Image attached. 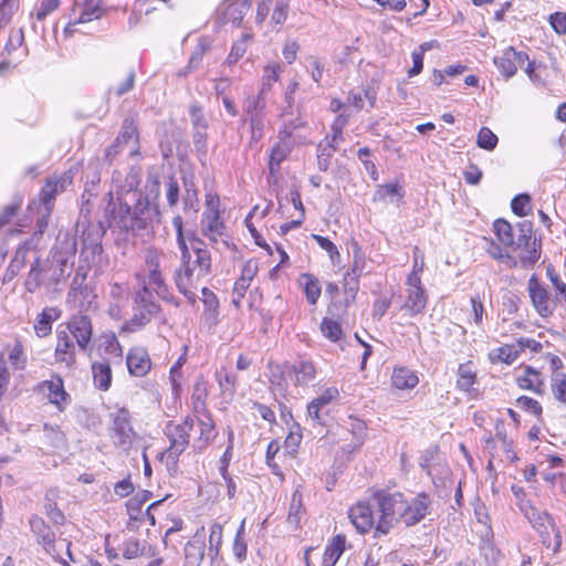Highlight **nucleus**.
Listing matches in <instances>:
<instances>
[{"label":"nucleus","instance_id":"20e7f679","mask_svg":"<svg viewBox=\"0 0 566 566\" xmlns=\"http://www.w3.org/2000/svg\"><path fill=\"white\" fill-rule=\"evenodd\" d=\"M403 494L401 492H387L379 490L371 496V502L376 509L378 521L376 533L386 535L394 527L396 522L400 521Z\"/></svg>","mask_w":566,"mask_h":566},{"label":"nucleus","instance_id":"e433bc0d","mask_svg":"<svg viewBox=\"0 0 566 566\" xmlns=\"http://www.w3.org/2000/svg\"><path fill=\"white\" fill-rule=\"evenodd\" d=\"M94 385L99 390H107L112 385V369L107 361H96L92 365Z\"/></svg>","mask_w":566,"mask_h":566},{"label":"nucleus","instance_id":"1a4fd4ad","mask_svg":"<svg viewBox=\"0 0 566 566\" xmlns=\"http://www.w3.org/2000/svg\"><path fill=\"white\" fill-rule=\"evenodd\" d=\"M527 292L536 313L543 318L551 317L556 304L554 300L551 298V293L547 287L539 282L536 275L530 277Z\"/></svg>","mask_w":566,"mask_h":566},{"label":"nucleus","instance_id":"393cba45","mask_svg":"<svg viewBox=\"0 0 566 566\" xmlns=\"http://www.w3.org/2000/svg\"><path fill=\"white\" fill-rule=\"evenodd\" d=\"M30 527L33 534L36 535L38 543L43 546L46 553L52 554L55 546V535L50 526L45 524L43 518L39 516H32L30 518Z\"/></svg>","mask_w":566,"mask_h":566},{"label":"nucleus","instance_id":"680f3d73","mask_svg":"<svg viewBox=\"0 0 566 566\" xmlns=\"http://www.w3.org/2000/svg\"><path fill=\"white\" fill-rule=\"evenodd\" d=\"M18 10V1L2 0L0 3V29L4 28Z\"/></svg>","mask_w":566,"mask_h":566},{"label":"nucleus","instance_id":"4c0bfd02","mask_svg":"<svg viewBox=\"0 0 566 566\" xmlns=\"http://www.w3.org/2000/svg\"><path fill=\"white\" fill-rule=\"evenodd\" d=\"M298 283L303 287L307 302L315 305L322 292L318 280L313 274L303 273L300 275Z\"/></svg>","mask_w":566,"mask_h":566},{"label":"nucleus","instance_id":"a18cd8bd","mask_svg":"<svg viewBox=\"0 0 566 566\" xmlns=\"http://www.w3.org/2000/svg\"><path fill=\"white\" fill-rule=\"evenodd\" d=\"M251 41L252 35L243 33L241 38L232 44L231 51L226 60V64L229 66L234 65L241 57H243Z\"/></svg>","mask_w":566,"mask_h":566},{"label":"nucleus","instance_id":"13d9d810","mask_svg":"<svg viewBox=\"0 0 566 566\" xmlns=\"http://www.w3.org/2000/svg\"><path fill=\"white\" fill-rule=\"evenodd\" d=\"M516 406L524 410L525 412H528L538 419L542 417L543 408L541 403L527 396H521L516 399Z\"/></svg>","mask_w":566,"mask_h":566},{"label":"nucleus","instance_id":"473e14b6","mask_svg":"<svg viewBox=\"0 0 566 566\" xmlns=\"http://www.w3.org/2000/svg\"><path fill=\"white\" fill-rule=\"evenodd\" d=\"M172 226H174V228L176 230V234H177V245H178V249L180 250V254H181L180 255L181 264L191 263V252L187 245V240H189L190 233L192 231L188 232L187 234L184 232V221L180 216L174 217Z\"/></svg>","mask_w":566,"mask_h":566},{"label":"nucleus","instance_id":"4be33fe9","mask_svg":"<svg viewBox=\"0 0 566 566\" xmlns=\"http://www.w3.org/2000/svg\"><path fill=\"white\" fill-rule=\"evenodd\" d=\"M249 3L241 0H224L218 8L224 23L239 25L249 9Z\"/></svg>","mask_w":566,"mask_h":566},{"label":"nucleus","instance_id":"052dcab7","mask_svg":"<svg viewBox=\"0 0 566 566\" xmlns=\"http://www.w3.org/2000/svg\"><path fill=\"white\" fill-rule=\"evenodd\" d=\"M153 290L139 285V289L134 294V306L137 308L148 310V305H158L153 300Z\"/></svg>","mask_w":566,"mask_h":566},{"label":"nucleus","instance_id":"a19ab883","mask_svg":"<svg viewBox=\"0 0 566 566\" xmlns=\"http://www.w3.org/2000/svg\"><path fill=\"white\" fill-rule=\"evenodd\" d=\"M405 196L403 187L397 182H389L379 185L374 195V201L386 202L387 200L394 201L395 198L400 200Z\"/></svg>","mask_w":566,"mask_h":566},{"label":"nucleus","instance_id":"58836bf2","mask_svg":"<svg viewBox=\"0 0 566 566\" xmlns=\"http://www.w3.org/2000/svg\"><path fill=\"white\" fill-rule=\"evenodd\" d=\"M290 151L291 147L285 143V139H280L273 146L269 159L270 176H275L279 172L281 163L289 156Z\"/></svg>","mask_w":566,"mask_h":566},{"label":"nucleus","instance_id":"603ef678","mask_svg":"<svg viewBox=\"0 0 566 566\" xmlns=\"http://www.w3.org/2000/svg\"><path fill=\"white\" fill-rule=\"evenodd\" d=\"M101 347L108 355L120 358L123 355L119 342L114 333H104L101 336Z\"/></svg>","mask_w":566,"mask_h":566},{"label":"nucleus","instance_id":"8fccbe9b","mask_svg":"<svg viewBox=\"0 0 566 566\" xmlns=\"http://www.w3.org/2000/svg\"><path fill=\"white\" fill-rule=\"evenodd\" d=\"M475 382V373L471 364H461L458 369L457 387L463 391H470Z\"/></svg>","mask_w":566,"mask_h":566},{"label":"nucleus","instance_id":"f03ea898","mask_svg":"<svg viewBox=\"0 0 566 566\" xmlns=\"http://www.w3.org/2000/svg\"><path fill=\"white\" fill-rule=\"evenodd\" d=\"M72 265L67 254L59 250H52L45 260L34 258L24 279L25 291L33 294L41 287L55 290L70 275Z\"/></svg>","mask_w":566,"mask_h":566},{"label":"nucleus","instance_id":"7c9ffc66","mask_svg":"<svg viewBox=\"0 0 566 566\" xmlns=\"http://www.w3.org/2000/svg\"><path fill=\"white\" fill-rule=\"evenodd\" d=\"M151 496V492L143 491L142 493L136 494L127 502V513L129 516V522L127 524L128 528H135L137 525L134 523L142 522L144 520L143 505L146 501H148Z\"/></svg>","mask_w":566,"mask_h":566},{"label":"nucleus","instance_id":"cd10ccee","mask_svg":"<svg viewBox=\"0 0 566 566\" xmlns=\"http://www.w3.org/2000/svg\"><path fill=\"white\" fill-rule=\"evenodd\" d=\"M428 303V296L424 289H407V297L402 306L409 314L415 317L422 314Z\"/></svg>","mask_w":566,"mask_h":566},{"label":"nucleus","instance_id":"69168bd1","mask_svg":"<svg viewBox=\"0 0 566 566\" xmlns=\"http://www.w3.org/2000/svg\"><path fill=\"white\" fill-rule=\"evenodd\" d=\"M60 6V0H41L40 4L34 8L31 15H35L38 20H44L50 13L55 11Z\"/></svg>","mask_w":566,"mask_h":566},{"label":"nucleus","instance_id":"9d476101","mask_svg":"<svg viewBox=\"0 0 566 566\" xmlns=\"http://www.w3.org/2000/svg\"><path fill=\"white\" fill-rule=\"evenodd\" d=\"M528 61L527 53L516 51L513 46L506 48L500 55L493 59L499 72L507 80L514 76L520 66Z\"/></svg>","mask_w":566,"mask_h":566},{"label":"nucleus","instance_id":"49530a36","mask_svg":"<svg viewBox=\"0 0 566 566\" xmlns=\"http://www.w3.org/2000/svg\"><path fill=\"white\" fill-rule=\"evenodd\" d=\"M104 13V9L98 3H84L81 8V13L77 19L74 20L73 24H69L65 31H70L71 25H75L78 23H87L93 20L102 18Z\"/></svg>","mask_w":566,"mask_h":566},{"label":"nucleus","instance_id":"7ed1b4c3","mask_svg":"<svg viewBox=\"0 0 566 566\" xmlns=\"http://www.w3.org/2000/svg\"><path fill=\"white\" fill-rule=\"evenodd\" d=\"M195 429V418L186 416L180 422L168 421L164 428V434L169 446L158 459L165 464L170 475L178 472L179 457L190 446L191 431Z\"/></svg>","mask_w":566,"mask_h":566},{"label":"nucleus","instance_id":"0e129e2a","mask_svg":"<svg viewBox=\"0 0 566 566\" xmlns=\"http://www.w3.org/2000/svg\"><path fill=\"white\" fill-rule=\"evenodd\" d=\"M222 545V526L216 522L210 526L208 553H220Z\"/></svg>","mask_w":566,"mask_h":566},{"label":"nucleus","instance_id":"bb28decb","mask_svg":"<svg viewBox=\"0 0 566 566\" xmlns=\"http://www.w3.org/2000/svg\"><path fill=\"white\" fill-rule=\"evenodd\" d=\"M516 384L524 390H531L538 395L544 392V378L541 371L531 366L524 367V374L516 378Z\"/></svg>","mask_w":566,"mask_h":566},{"label":"nucleus","instance_id":"338daca9","mask_svg":"<svg viewBox=\"0 0 566 566\" xmlns=\"http://www.w3.org/2000/svg\"><path fill=\"white\" fill-rule=\"evenodd\" d=\"M136 73L134 70H129L126 75V78L116 85L115 87L109 88L108 93H114L117 97H120L134 88L135 85Z\"/></svg>","mask_w":566,"mask_h":566},{"label":"nucleus","instance_id":"c756f323","mask_svg":"<svg viewBox=\"0 0 566 566\" xmlns=\"http://www.w3.org/2000/svg\"><path fill=\"white\" fill-rule=\"evenodd\" d=\"M138 129H137V120L133 116H127L124 118L122 124V130L119 135L116 137V140L122 145L128 144L130 140H134V148L130 150V156L138 154Z\"/></svg>","mask_w":566,"mask_h":566},{"label":"nucleus","instance_id":"72a5a7b5","mask_svg":"<svg viewBox=\"0 0 566 566\" xmlns=\"http://www.w3.org/2000/svg\"><path fill=\"white\" fill-rule=\"evenodd\" d=\"M392 386L397 389H412L418 382L419 378L415 371L407 367H397L392 371L391 376Z\"/></svg>","mask_w":566,"mask_h":566},{"label":"nucleus","instance_id":"c9c22d12","mask_svg":"<svg viewBox=\"0 0 566 566\" xmlns=\"http://www.w3.org/2000/svg\"><path fill=\"white\" fill-rule=\"evenodd\" d=\"M264 88L256 95H249L244 98L242 109L247 118L254 116H265V97L263 96Z\"/></svg>","mask_w":566,"mask_h":566},{"label":"nucleus","instance_id":"5fc2aeb1","mask_svg":"<svg viewBox=\"0 0 566 566\" xmlns=\"http://www.w3.org/2000/svg\"><path fill=\"white\" fill-rule=\"evenodd\" d=\"M232 551L239 562H242L247 557L248 545L244 541V521H242L240 527L237 531Z\"/></svg>","mask_w":566,"mask_h":566},{"label":"nucleus","instance_id":"6e6d98bb","mask_svg":"<svg viewBox=\"0 0 566 566\" xmlns=\"http://www.w3.org/2000/svg\"><path fill=\"white\" fill-rule=\"evenodd\" d=\"M497 142V136L489 127H482L479 130L476 144L480 148L493 150L496 147Z\"/></svg>","mask_w":566,"mask_h":566},{"label":"nucleus","instance_id":"4468645a","mask_svg":"<svg viewBox=\"0 0 566 566\" xmlns=\"http://www.w3.org/2000/svg\"><path fill=\"white\" fill-rule=\"evenodd\" d=\"M67 333L76 339L78 348L83 352L87 350L88 344L93 335L91 318L86 315H74L67 323Z\"/></svg>","mask_w":566,"mask_h":566},{"label":"nucleus","instance_id":"79ce46f5","mask_svg":"<svg viewBox=\"0 0 566 566\" xmlns=\"http://www.w3.org/2000/svg\"><path fill=\"white\" fill-rule=\"evenodd\" d=\"M44 443L54 449H64L66 447V437L59 426L45 423L43 426Z\"/></svg>","mask_w":566,"mask_h":566},{"label":"nucleus","instance_id":"2eb2a0df","mask_svg":"<svg viewBox=\"0 0 566 566\" xmlns=\"http://www.w3.org/2000/svg\"><path fill=\"white\" fill-rule=\"evenodd\" d=\"M374 510L376 509L371 501L368 503H357L350 507L349 518L359 533H367L377 524Z\"/></svg>","mask_w":566,"mask_h":566},{"label":"nucleus","instance_id":"5701e85b","mask_svg":"<svg viewBox=\"0 0 566 566\" xmlns=\"http://www.w3.org/2000/svg\"><path fill=\"white\" fill-rule=\"evenodd\" d=\"M291 373L295 386L306 387L316 379L317 368L313 360L302 359L292 365Z\"/></svg>","mask_w":566,"mask_h":566},{"label":"nucleus","instance_id":"2f4dec72","mask_svg":"<svg viewBox=\"0 0 566 566\" xmlns=\"http://www.w3.org/2000/svg\"><path fill=\"white\" fill-rule=\"evenodd\" d=\"M66 181V178L49 179L45 186L42 188L40 197L48 213L52 212L55 197L59 192L64 190V185Z\"/></svg>","mask_w":566,"mask_h":566},{"label":"nucleus","instance_id":"e2e57ef3","mask_svg":"<svg viewBox=\"0 0 566 566\" xmlns=\"http://www.w3.org/2000/svg\"><path fill=\"white\" fill-rule=\"evenodd\" d=\"M552 390L554 397L564 403H566V375L557 373L552 379Z\"/></svg>","mask_w":566,"mask_h":566},{"label":"nucleus","instance_id":"864d4df0","mask_svg":"<svg viewBox=\"0 0 566 566\" xmlns=\"http://www.w3.org/2000/svg\"><path fill=\"white\" fill-rule=\"evenodd\" d=\"M323 335L332 342H338L342 338L343 329L338 322L332 318H323L321 323Z\"/></svg>","mask_w":566,"mask_h":566},{"label":"nucleus","instance_id":"ea45409f","mask_svg":"<svg viewBox=\"0 0 566 566\" xmlns=\"http://www.w3.org/2000/svg\"><path fill=\"white\" fill-rule=\"evenodd\" d=\"M521 512L523 515L528 520V522L532 524L533 528H536L538 524H543L544 522H547V520L552 518V516L545 512L537 510L530 500H521L520 503H517Z\"/></svg>","mask_w":566,"mask_h":566},{"label":"nucleus","instance_id":"a878e982","mask_svg":"<svg viewBox=\"0 0 566 566\" xmlns=\"http://www.w3.org/2000/svg\"><path fill=\"white\" fill-rule=\"evenodd\" d=\"M159 310V305H148V310L137 308L134 306V315L123 324V331L134 333L142 329L156 314H158Z\"/></svg>","mask_w":566,"mask_h":566},{"label":"nucleus","instance_id":"f3484780","mask_svg":"<svg viewBox=\"0 0 566 566\" xmlns=\"http://www.w3.org/2000/svg\"><path fill=\"white\" fill-rule=\"evenodd\" d=\"M201 234L212 244H217L226 232V226L220 219V213H202L200 219Z\"/></svg>","mask_w":566,"mask_h":566},{"label":"nucleus","instance_id":"0eeeda50","mask_svg":"<svg viewBox=\"0 0 566 566\" xmlns=\"http://www.w3.org/2000/svg\"><path fill=\"white\" fill-rule=\"evenodd\" d=\"M430 505L431 501L426 493H420L410 500L403 496L399 522L408 527L417 525L429 514Z\"/></svg>","mask_w":566,"mask_h":566},{"label":"nucleus","instance_id":"4d7b16f0","mask_svg":"<svg viewBox=\"0 0 566 566\" xmlns=\"http://www.w3.org/2000/svg\"><path fill=\"white\" fill-rule=\"evenodd\" d=\"M163 253L156 249H148L145 254V265L139 273L159 272Z\"/></svg>","mask_w":566,"mask_h":566},{"label":"nucleus","instance_id":"bf43d9fd","mask_svg":"<svg viewBox=\"0 0 566 566\" xmlns=\"http://www.w3.org/2000/svg\"><path fill=\"white\" fill-rule=\"evenodd\" d=\"M512 211L518 217L527 216L531 210V197L527 193H520L512 199Z\"/></svg>","mask_w":566,"mask_h":566},{"label":"nucleus","instance_id":"774afa93","mask_svg":"<svg viewBox=\"0 0 566 566\" xmlns=\"http://www.w3.org/2000/svg\"><path fill=\"white\" fill-rule=\"evenodd\" d=\"M9 360L18 370H23L25 368L27 357L21 343H17V345L11 349Z\"/></svg>","mask_w":566,"mask_h":566},{"label":"nucleus","instance_id":"a211bd4d","mask_svg":"<svg viewBox=\"0 0 566 566\" xmlns=\"http://www.w3.org/2000/svg\"><path fill=\"white\" fill-rule=\"evenodd\" d=\"M40 390L48 392L50 402L55 405L61 411L64 410L70 402V395L65 391L61 377L42 381L40 384Z\"/></svg>","mask_w":566,"mask_h":566},{"label":"nucleus","instance_id":"3c124183","mask_svg":"<svg viewBox=\"0 0 566 566\" xmlns=\"http://www.w3.org/2000/svg\"><path fill=\"white\" fill-rule=\"evenodd\" d=\"M518 354H520V352L515 348V346L504 345V346L496 348L491 354V359L493 361H502L507 365H511L517 359Z\"/></svg>","mask_w":566,"mask_h":566},{"label":"nucleus","instance_id":"c85d7f7f","mask_svg":"<svg viewBox=\"0 0 566 566\" xmlns=\"http://www.w3.org/2000/svg\"><path fill=\"white\" fill-rule=\"evenodd\" d=\"M205 542L198 533L185 545L184 566H200L205 556Z\"/></svg>","mask_w":566,"mask_h":566},{"label":"nucleus","instance_id":"9b49d317","mask_svg":"<svg viewBox=\"0 0 566 566\" xmlns=\"http://www.w3.org/2000/svg\"><path fill=\"white\" fill-rule=\"evenodd\" d=\"M85 280L86 273L82 271V268H78L66 297V303L74 310L82 311L91 304V290L84 284Z\"/></svg>","mask_w":566,"mask_h":566},{"label":"nucleus","instance_id":"39448f33","mask_svg":"<svg viewBox=\"0 0 566 566\" xmlns=\"http://www.w3.org/2000/svg\"><path fill=\"white\" fill-rule=\"evenodd\" d=\"M510 247L522 251L517 258L520 268L530 269L535 265L541 258V241L534 237L531 221L525 220L516 224L514 243Z\"/></svg>","mask_w":566,"mask_h":566},{"label":"nucleus","instance_id":"ddd939ff","mask_svg":"<svg viewBox=\"0 0 566 566\" xmlns=\"http://www.w3.org/2000/svg\"><path fill=\"white\" fill-rule=\"evenodd\" d=\"M35 247L36 243L33 242V239L24 240L17 247L11 261L3 273L2 284L10 283L20 274L25 266L28 253L31 250H34Z\"/></svg>","mask_w":566,"mask_h":566},{"label":"nucleus","instance_id":"dca6fc26","mask_svg":"<svg viewBox=\"0 0 566 566\" xmlns=\"http://www.w3.org/2000/svg\"><path fill=\"white\" fill-rule=\"evenodd\" d=\"M54 358L56 363L71 368L75 365V345L66 331H57Z\"/></svg>","mask_w":566,"mask_h":566},{"label":"nucleus","instance_id":"b1692460","mask_svg":"<svg viewBox=\"0 0 566 566\" xmlns=\"http://www.w3.org/2000/svg\"><path fill=\"white\" fill-rule=\"evenodd\" d=\"M534 530L537 532L542 544L546 548H552L553 553H557L560 549L562 536L553 517L543 524H538Z\"/></svg>","mask_w":566,"mask_h":566},{"label":"nucleus","instance_id":"de8ad7c7","mask_svg":"<svg viewBox=\"0 0 566 566\" xmlns=\"http://www.w3.org/2000/svg\"><path fill=\"white\" fill-rule=\"evenodd\" d=\"M216 378L223 397L232 398L237 391L238 377L233 373L217 371Z\"/></svg>","mask_w":566,"mask_h":566},{"label":"nucleus","instance_id":"f704fd0d","mask_svg":"<svg viewBox=\"0 0 566 566\" xmlns=\"http://www.w3.org/2000/svg\"><path fill=\"white\" fill-rule=\"evenodd\" d=\"M59 311L54 307H45L36 317L34 331L39 337H45L52 332V323L59 318Z\"/></svg>","mask_w":566,"mask_h":566},{"label":"nucleus","instance_id":"37998d69","mask_svg":"<svg viewBox=\"0 0 566 566\" xmlns=\"http://www.w3.org/2000/svg\"><path fill=\"white\" fill-rule=\"evenodd\" d=\"M546 275L549 279L555 292V304L566 306V282L562 280V277L556 273L554 266L551 264L546 268Z\"/></svg>","mask_w":566,"mask_h":566},{"label":"nucleus","instance_id":"f257e3e1","mask_svg":"<svg viewBox=\"0 0 566 566\" xmlns=\"http://www.w3.org/2000/svg\"><path fill=\"white\" fill-rule=\"evenodd\" d=\"M109 202L106 212L109 214V226L134 235H149L153 232V223L159 212L147 197L129 184L127 189L116 192V198L109 192Z\"/></svg>","mask_w":566,"mask_h":566},{"label":"nucleus","instance_id":"aec40b11","mask_svg":"<svg viewBox=\"0 0 566 566\" xmlns=\"http://www.w3.org/2000/svg\"><path fill=\"white\" fill-rule=\"evenodd\" d=\"M189 241L196 255L195 264L198 266V276L209 275L211 273L210 251L206 248L205 242L198 238L195 232L190 233Z\"/></svg>","mask_w":566,"mask_h":566},{"label":"nucleus","instance_id":"09e8293b","mask_svg":"<svg viewBox=\"0 0 566 566\" xmlns=\"http://www.w3.org/2000/svg\"><path fill=\"white\" fill-rule=\"evenodd\" d=\"M488 253L492 259L504 263L510 269L520 268L517 258L505 252L504 249L497 243L491 242L488 249Z\"/></svg>","mask_w":566,"mask_h":566},{"label":"nucleus","instance_id":"c03bdc74","mask_svg":"<svg viewBox=\"0 0 566 566\" xmlns=\"http://www.w3.org/2000/svg\"><path fill=\"white\" fill-rule=\"evenodd\" d=\"M493 229L501 244L510 247L514 243L515 229L504 219H497L493 223Z\"/></svg>","mask_w":566,"mask_h":566},{"label":"nucleus","instance_id":"6e6552de","mask_svg":"<svg viewBox=\"0 0 566 566\" xmlns=\"http://www.w3.org/2000/svg\"><path fill=\"white\" fill-rule=\"evenodd\" d=\"M195 429L192 449L197 453H202L217 438L218 430L209 412L202 416H195Z\"/></svg>","mask_w":566,"mask_h":566},{"label":"nucleus","instance_id":"f8f14e48","mask_svg":"<svg viewBox=\"0 0 566 566\" xmlns=\"http://www.w3.org/2000/svg\"><path fill=\"white\" fill-rule=\"evenodd\" d=\"M200 277L198 275L195 277L191 263L180 264V268L175 271L174 275L178 291L190 302L196 301V291L199 287L198 281Z\"/></svg>","mask_w":566,"mask_h":566},{"label":"nucleus","instance_id":"412c9836","mask_svg":"<svg viewBox=\"0 0 566 566\" xmlns=\"http://www.w3.org/2000/svg\"><path fill=\"white\" fill-rule=\"evenodd\" d=\"M136 277L140 286L153 290L154 293H156L164 301L170 300L171 295L168 285L165 282L161 271L137 273Z\"/></svg>","mask_w":566,"mask_h":566},{"label":"nucleus","instance_id":"6ab92c4d","mask_svg":"<svg viewBox=\"0 0 566 566\" xmlns=\"http://www.w3.org/2000/svg\"><path fill=\"white\" fill-rule=\"evenodd\" d=\"M127 368L130 375L145 376L151 368V361L147 350L143 347L132 348L126 357Z\"/></svg>","mask_w":566,"mask_h":566},{"label":"nucleus","instance_id":"423d86ee","mask_svg":"<svg viewBox=\"0 0 566 566\" xmlns=\"http://www.w3.org/2000/svg\"><path fill=\"white\" fill-rule=\"evenodd\" d=\"M109 437L115 447L127 450L130 448L136 432L132 426V416L126 408H119L111 413Z\"/></svg>","mask_w":566,"mask_h":566}]
</instances>
